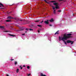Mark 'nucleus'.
<instances>
[{
	"label": "nucleus",
	"mask_w": 76,
	"mask_h": 76,
	"mask_svg": "<svg viewBox=\"0 0 76 76\" xmlns=\"http://www.w3.org/2000/svg\"><path fill=\"white\" fill-rule=\"evenodd\" d=\"M63 37L61 39V40L62 41H64L65 40H66L68 38H71V36H67L66 34H64L63 35Z\"/></svg>",
	"instance_id": "nucleus-1"
},
{
	"label": "nucleus",
	"mask_w": 76,
	"mask_h": 76,
	"mask_svg": "<svg viewBox=\"0 0 76 76\" xmlns=\"http://www.w3.org/2000/svg\"><path fill=\"white\" fill-rule=\"evenodd\" d=\"M67 43H71V44H73V42L70 41V40H68L66 41Z\"/></svg>",
	"instance_id": "nucleus-2"
},
{
	"label": "nucleus",
	"mask_w": 76,
	"mask_h": 76,
	"mask_svg": "<svg viewBox=\"0 0 76 76\" xmlns=\"http://www.w3.org/2000/svg\"><path fill=\"white\" fill-rule=\"evenodd\" d=\"M7 18L9 19H14V18H13L12 17H11V16L8 17Z\"/></svg>",
	"instance_id": "nucleus-3"
},
{
	"label": "nucleus",
	"mask_w": 76,
	"mask_h": 76,
	"mask_svg": "<svg viewBox=\"0 0 76 76\" xmlns=\"http://www.w3.org/2000/svg\"><path fill=\"white\" fill-rule=\"evenodd\" d=\"M48 21H49V20H47L46 21H45L44 23H45V24H46V25H48V24L49 23V22H48Z\"/></svg>",
	"instance_id": "nucleus-4"
},
{
	"label": "nucleus",
	"mask_w": 76,
	"mask_h": 76,
	"mask_svg": "<svg viewBox=\"0 0 76 76\" xmlns=\"http://www.w3.org/2000/svg\"><path fill=\"white\" fill-rule=\"evenodd\" d=\"M23 29L22 28H19L17 30V31H23Z\"/></svg>",
	"instance_id": "nucleus-5"
},
{
	"label": "nucleus",
	"mask_w": 76,
	"mask_h": 76,
	"mask_svg": "<svg viewBox=\"0 0 76 76\" xmlns=\"http://www.w3.org/2000/svg\"><path fill=\"white\" fill-rule=\"evenodd\" d=\"M53 4H54V5H55V6H58V4L57 2L54 3Z\"/></svg>",
	"instance_id": "nucleus-6"
},
{
	"label": "nucleus",
	"mask_w": 76,
	"mask_h": 76,
	"mask_svg": "<svg viewBox=\"0 0 76 76\" xmlns=\"http://www.w3.org/2000/svg\"><path fill=\"white\" fill-rule=\"evenodd\" d=\"M58 32H59V30H58V31H57L55 33V35H56V34H59V33H58Z\"/></svg>",
	"instance_id": "nucleus-7"
},
{
	"label": "nucleus",
	"mask_w": 76,
	"mask_h": 76,
	"mask_svg": "<svg viewBox=\"0 0 76 76\" xmlns=\"http://www.w3.org/2000/svg\"><path fill=\"white\" fill-rule=\"evenodd\" d=\"M40 76H47L45 75H43V74H42V73H41Z\"/></svg>",
	"instance_id": "nucleus-8"
},
{
	"label": "nucleus",
	"mask_w": 76,
	"mask_h": 76,
	"mask_svg": "<svg viewBox=\"0 0 76 76\" xmlns=\"http://www.w3.org/2000/svg\"><path fill=\"white\" fill-rule=\"evenodd\" d=\"M6 22H11L12 21H11L10 20H6Z\"/></svg>",
	"instance_id": "nucleus-9"
},
{
	"label": "nucleus",
	"mask_w": 76,
	"mask_h": 76,
	"mask_svg": "<svg viewBox=\"0 0 76 76\" xmlns=\"http://www.w3.org/2000/svg\"><path fill=\"white\" fill-rule=\"evenodd\" d=\"M9 35H10V36H11V37H15V35H12V34H9Z\"/></svg>",
	"instance_id": "nucleus-10"
},
{
	"label": "nucleus",
	"mask_w": 76,
	"mask_h": 76,
	"mask_svg": "<svg viewBox=\"0 0 76 76\" xmlns=\"http://www.w3.org/2000/svg\"><path fill=\"white\" fill-rule=\"evenodd\" d=\"M49 21L50 22H53V21H54V20H53V19L52 18Z\"/></svg>",
	"instance_id": "nucleus-11"
},
{
	"label": "nucleus",
	"mask_w": 76,
	"mask_h": 76,
	"mask_svg": "<svg viewBox=\"0 0 76 76\" xmlns=\"http://www.w3.org/2000/svg\"><path fill=\"white\" fill-rule=\"evenodd\" d=\"M0 5L2 6V7H4V5L1 3H0Z\"/></svg>",
	"instance_id": "nucleus-12"
},
{
	"label": "nucleus",
	"mask_w": 76,
	"mask_h": 76,
	"mask_svg": "<svg viewBox=\"0 0 76 76\" xmlns=\"http://www.w3.org/2000/svg\"><path fill=\"white\" fill-rule=\"evenodd\" d=\"M14 19H15L16 20H19V19L17 18H14Z\"/></svg>",
	"instance_id": "nucleus-13"
},
{
	"label": "nucleus",
	"mask_w": 76,
	"mask_h": 76,
	"mask_svg": "<svg viewBox=\"0 0 76 76\" xmlns=\"http://www.w3.org/2000/svg\"><path fill=\"white\" fill-rule=\"evenodd\" d=\"M72 34H66V35L67 36H70V35H72Z\"/></svg>",
	"instance_id": "nucleus-14"
},
{
	"label": "nucleus",
	"mask_w": 76,
	"mask_h": 76,
	"mask_svg": "<svg viewBox=\"0 0 76 76\" xmlns=\"http://www.w3.org/2000/svg\"><path fill=\"white\" fill-rule=\"evenodd\" d=\"M37 26H38L39 27H40V28H41L42 26L41 25H37Z\"/></svg>",
	"instance_id": "nucleus-15"
},
{
	"label": "nucleus",
	"mask_w": 76,
	"mask_h": 76,
	"mask_svg": "<svg viewBox=\"0 0 76 76\" xmlns=\"http://www.w3.org/2000/svg\"><path fill=\"white\" fill-rule=\"evenodd\" d=\"M56 9H59V7L58 6H56Z\"/></svg>",
	"instance_id": "nucleus-16"
},
{
	"label": "nucleus",
	"mask_w": 76,
	"mask_h": 76,
	"mask_svg": "<svg viewBox=\"0 0 76 76\" xmlns=\"http://www.w3.org/2000/svg\"><path fill=\"white\" fill-rule=\"evenodd\" d=\"M61 37H59V41H60L61 40Z\"/></svg>",
	"instance_id": "nucleus-17"
},
{
	"label": "nucleus",
	"mask_w": 76,
	"mask_h": 76,
	"mask_svg": "<svg viewBox=\"0 0 76 76\" xmlns=\"http://www.w3.org/2000/svg\"><path fill=\"white\" fill-rule=\"evenodd\" d=\"M15 65L17 64V62H16V61L15 62Z\"/></svg>",
	"instance_id": "nucleus-18"
},
{
	"label": "nucleus",
	"mask_w": 76,
	"mask_h": 76,
	"mask_svg": "<svg viewBox=\"0 0 76 76\" xmlns=\"http://www.w3.org/2000/svg\"><path fill=\"white\" fill-rule=\"evenodd\" d=\"M17 73L19 72V69H18L16 70Z\"/></svg>",
	"instance_id": "nucleus-19"
},
{
	"label": "nucleus",
	"mask_w": 76,
	"mask_h": 76,
	"mask_svg": "<svg viewBox=\"0 0 76 76\" xmlns=\"http://www.w3.org/2000/svg\"><path fill=\"white\" fill-rule=\"evenodd\" d=\"M53 13H54V14H56V10H54V11H53Z\"/></svg>",
	"instance_id": "nucleus-20"
},
{
	"label": "nucleus",
	"mask_w": 76,
	"mask_h": 76,
	"mask_svg": "<svg viewBox=\"0 0 76 76\" xmlns=\"http://www.w3.org/2000/svg\"><path fill=\"white\" fill-rule=\"evenodd\" d=\"M64 43L65 45H67V43H66V41H64Z\"/></svg>",
	"instance_id": "nucleus-21"
},
{
	"label": "nucleus",
	"mask_w": 76,
	"mask_h": 76,
	"mask_svg": "<svg viewBox=\"0 0 76 76\" xmlns=\"http://www.w3.org/2000/svg\"><path fill=\"white\" fill-rule=\"evenodd\" d=\"M27 69H30V67L29 66H27Z\"/></svg>",
	"instance_id": "nucleus-22"
},
{
	"label": "nucleus",
	"mask_w": 76,
	"mask_h": 76,
	"mask_svg": "<svg viewBox=\"0 0 76 76\" xmlns=\"http://www.w3.org/2000/svg\"><path fill=\"white\" fill-rule=\"evenodd\" d=\"M52 7L53 10H54L55 9V7H54V6H52Z\"/></svg>",
	"instance_id": "nucleus-23"
},
{
	"label": "nucleus",
	"mask_w": 76,
	"mask_h": 76,
	"mask_svg": "<svg viewBox=\"0 0 76 76\" xmlns=\"http://www.w3.org/2000/svg\"><path fill=\"white\" fill-rule=\"evenodd\" d=\"M39 20H37L36 21V22H39Z\"/></svg>",
	"instance_id": "nucleus-24"
},
{
	"label": "nucleus",
	"mask_w": 76,
	"mask_h": 76,
	"mask_svg": "<svg viewBox=\"0 0 76 76\" xmlns=\"http://www.w3.org/2000/svg\"><path fill=\"white\" fill-rule=\"evenodd\" d=\"M51 2L52 3H55V2H56V1H51Z\"/></svg>",
	"instance_id": "nucleus-25"
},
{
	"label": "nucleus",
	"mask_w": 76,
	"mask_h": 76,
	"mask_svg": "<svg viewBox=\"0 0 76 76\" xmlns=\"http://www.w3.org/2000/svg\"><path fill=\"white\" fill-rule=\"evenodd\" d=\"M0 28H4V27L3 26H0Z\"/></svg>",
	"instance_id": "nucleus-26"
},
{
	"label": "nucleus",
	"mask_w": 76,
	"mask_h": 76,
	"mask_svg": "<svg viewBox=\"0 0 76 76\" xmlns=\"http://www.w3.org/2000/svg\"><path fill=\"white\" fill-rule=\"evenodd\" d=\"M20 67L21 68H20V69L21 70H22V69H23V68H22V66H20Z\"/></svg>",
	"instance_id": "nucleus-27"
},
{
	"label": "nucleus",
	"mask_w": 76,
	"mask_h": 76,
	"mask_svg": "<svg viewBox=\"0 0 76 76\" xmlns=\"http://www.w3.org/2000/svg\"><path fill=\"white\" fill-rule=\"evenodd\" d=\"M58 12H61V10H59L58 11Z\"/></svg>",
	"instance_id": "nucleus-28"
},
{
	"label": "nucleus",
	"mask_w": 76,
	"mask_h": 76,
	"mask_svg": "<svg viewBox=\"0 0 76 76\" xmlns=\"http://www.w3.org/2000/svg\"><path fill=\"white\" fill-rule=\"evenodd\" d=\"M29 30H30V31H33V29H32L31 28H30Z\"/></svg>",
	"instance_id": "nucleus-29"
},
{
	"label": "nucleus",
	"mask_w": 76,
	"mask_h": 76,
	"mask_svg": "<svg viewBox=\"0 0 76 76\" xmlns=\"http://www.w3.org/2000/svg\"><path fill=\"white\" fill-rule=\"evenodd\" d=\"M30 75H31V74H28L27 75L28 76H30Z\"/></svg>",
	"instance_id": "nucleus-30"
},
{
	"label": "nucleus",
	"mask_w": 76,
	"mask_h": 76,
	"mask_svg": "<svg viewBox=\"0 0 76 76\" xmlns=\"http://www.w3.org/2000/svg\"><path fill=\"white\" fill-rule=\"evenodd\" d=\"M46 2V3H47V0H44Z\"/></svg>",
	"instance_id": "nucleus-31"
},
{
	"label": "nucleus",
	"mask_w": 76,
	"mask_h": 76,
	"mask_svg": "<svg viewBox=\"0 0 76 76\" xmlns=\"http://www.w3.org/2000/svg\"><path fill=\"white\" fill-rule=\"evenodd\" d=\"M4 32H8V31H5Z\"/></svg>",
	"instance_id": "nucleus-32"
},
{
	"label": "nucleus",
	"mask_w": 76,
	"mask_h": 76,
	"mask_svg": "<svg viewBox=\"0 0 76 76\" xmlns=\"http://www.w3.org/2000/svg\"><path fill=\"white\" fill-rule=\"evenodd\" d=\"M11 60L12 61H13V60H14V59H11Z\"/></svg>",
	"instance_id": "nucleus-33"
},
{
	"label": "nucleus",
	"mask_w": 76,
	"mask_h": 76,
	"mask_svg": "<svg viewBox=\"0 0 76 76\" xmlns=\"http://www.w3.org/2000/svg\"><path fill=\"white\" fill-rule=\"evenodd\" d=\"M0 9H4V8H0Z\"/></svg>",
	"instance_id": "nucleus-34"
},
{
	"label": "nucleus",
	"mask_w": 76,
	"mask_h": 76,
	"mask_svg": "<svg viewBox=\"0 0 76 76\" xmlns=\"http://www.w3.org/2000/svg\"><path fill=\"white\" fill-rule=\"evenodd\" d=\"M20 21H22V20H19Z\"/></svg>",
	"instance_id": "nucleus-35"
},
{
	"label": "nucleus",
	"mask_w": 76,
	"mask_h": 76,
	"mask_svg": "<svg viewBox=\"0 0 76 76\" xmlns=\"http://www.w3.org/2000/svg\"><path fill=\"white\" fill-rule=\"evenodd\" d=\"M26 30H27V31H28V28H26Z\"/></svg>",
	"instance_id": "nucleus-36"
},
{
	"label": "nucleus",
	"mask_w": 76,
	"mask_h": 76,
	"mask_svg": "<svg viewBox=\"0 0 76 76\" xmlns=\"http://www.w3.org/2000/svg\"><path fill=\"white\" fill-rule=\"evenodd\" d=\"M47 3H48V4H50V2H46Z\"/></svg>",
	"instance_id": "nucleus-37"
},
{
	"label": "nucleus",
	"mask_w": 76,
	"mask_h": 76,
	"mask_svg": "<svg viewBox=\"0 0 76 76\" xmlns=\"http://www.w3.org/2000/svg\"><path fill=\"white\" fill-rule=\"evenodd\" d=\"M25 35V34H22V35Z\"/></svg>",
	"instance_id": "nucleus-38"
},
{
	"label": "nucleus",
	"mask_w": 76,
	"mask_h": 76,
	"mask_svg": "<svg viewBox=\"0 0 76 76\" xmlns=\"http://www.w3.org/2000/svg\"><path fill=\"white\" fill-rule=\"evenodd\" d=\"M49 26H52V25H51V24H50L49 25Z\"/></svg>",
	"instance_id": "nucleus-39"
},
{
	"label": "nucleus",
	"mask_w": 76,
	"mask_h": 76,
	"mask_svg": "<svg viewBox=\"0 0 76 76\" xmlns=\"http://www.w3.org/2000/svg\"><path fill=\"white\" fill-rule=\"evenodd\" d=\"M63 0H60L59 1H63Z\"/></svg>",
	"instance_id": "nucleus-40"
},
{
	"label": "nucleus",
	"mask_w": 76,
	"mask_h": 76,
	"mask_svg": "<svg viewBox=\"0 0 76 76\" xmlns=\"http://www.w3.org/2000/svg\"><path fill=\"white\" fill-rule=\"evenodd\" d=\"M38 33H39V31L38 30Z\"/></svg>",
	"instance_id": "nucleus-41"
},
{
	"label": "nucleus",
	"mask_w": 76,
	"mask_h": 76,
	"mask_svg": "<svg viewBox=\"0 0 76 76\" xmlns=\"http://www.w3.org/2000/svg\"><path fill=\"white\" fill-rule=\"evenodd\" d=\"M23 67H25V65H23Z\"/></svg>",
	"instance_id": "nucleus-42"
},
{
	"label": "nucleus",
	"mask_w": 76,
	"mask_h": 76,
	"mask_svg": "<svg viewBox=\"0 0 76 76\" xmlns=\"http://www.w3.org/2000/svg\"><path fill=\"white\" fill-rule=\"evenodd\" d=\"M43 22V21H42V22H41V23H42Z\"/></svg>",
	"instance_id": "nucleus-43"
},
{
	"label": "nucleus",
	"mask_w": 76,
	"mask_h": 76,
	"mask_svg": "<svg viewBox=\"0 0 76 76\" xmlns=\"http://www.w3.org/2000/svg\"><path fill=\"white\" fill-rule=\"evenodd\" d=\"M26 32H27V31H26L25 32V33H26Z\"/></svg>",
	"instance_id": "nucleus-44"
},
{
	"label": "nucleus",
	"mask_w": 76,
	"mask_h": 76,
	"mask_svg": "<svg viewBox=\"0 0 76 76\" xmlns=\"http://www.w3.org/2000/svg\"><path fill=\"white\" fill-rule=\"evenodd\" d=\"M7 76H9V75H7Z\"/></svg>",
	"instance_id": "nucleus-45"
},
{
	"label": "nucleus",
	"mask_w": 76,
	"mask_h": 76,
	"mask_svg": "<svg viewBox=\"0 0 76 76\" xmlns=\"http://www.w3.org/2000/svg\"><path fill=\"white\" fill-rule=\"evenodd\" d=\"M0 7H1V6H0Z\"/></svg>",
	"instance_id": "nucleus-46"
},
{
	"label": "nucleus",
	"mask_w": 76,
	"mask_h": 76,
	"mask_svg": "<svg viewBox=\"0 0 76 76\" xmlns=\"http://www.w3.org/2000/svg\"><path fill=\"white\" fill-rule=\"evenodd\" d=\"M48 14H46V15H47Z\"/></svg>",
	"instance_id": "nucleus-47"
},
{
	"label": "nucleus",
	"mask_w": 76,
	"mask_h": 76,
	"mask_svg": "<svg viewBox=\"0 0 76 76\" xmlns=\"http://www.w3.org/2000/svg\"><path fill=\"white\" fill-rule=\"evenodd\" d=\"M70 33H72V32H71Z\"/></svg>",
	"instance_id": "nucleus-48"
}]
</instances>
